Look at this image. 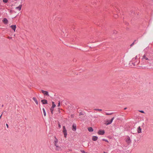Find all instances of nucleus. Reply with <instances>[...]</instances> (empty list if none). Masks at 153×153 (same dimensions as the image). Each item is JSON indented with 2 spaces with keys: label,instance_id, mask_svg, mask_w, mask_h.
<instances>
[{
  "label": "nucleus",
  "instance_id": "28",
  "mask_svg": "<svg viewBox=\"0 0 153 153\" xmlns=\"http://www.w3.org/2000/svg\"><path fill=\"white\" fill-rule=\"evenodd\" d=\"M103 140L105 141L106 142H108V140H106L103 139Z\"/></svg>",
  "mask_w": 153,
  "mask_h": 153
},
{
  "label": "nucleus",
  "instance_id": "30",
  "mask_svg": "<svg viewBox=\"0 0 153 153\" xmlns=\"http://www.w3.org/2000/svg\"><path fill=\"white\" fill-rule=\"evenodd\" d=\"M6 126H7V128H8V124H6Z\"/></svg>",
  "mask_w": 153,
  "mask_h": 153
},
{
  "label": "nucleus",
  "instance_id": "17",
  "mask_svg": "<svg viewBox=\"0 0 153 153\" xmlns=\"http://www.w3.org/2000/svg\"><path fill=\"white\" fill-rule=\"evenodd\" d=\"M52 106L51 108H54L56 106V105L54 104V102H52Z\"/></svg>",
  "mask_w": 153,
  "mask_h": 153
},
{
  "label": "nucleus",
  "instance_id": "21",
  "mask_svg": "<svg viewBox=\"0 0 153 153\" xmlns=\"http://www.w3.org/2000/svg\"><path fill=\"white\" fill-rule=\"evenodd\" d=\"M94 110L95 111H101L102 110V109H94Z\"/></svg>",
  "mask_w": 153,
  "mask_h": 153
},
{
  "label": "nucleus",
  "instance_id": "6",
  "mask_svg": "<svg viewBox=\"0 0 153 153\" xmlns=\"http://www.w3.org/2000/svg\"><path fill=\"white\" fill-rule=\"evenodd\" d=\"M41 91L42 93L44 94V95L49 96V94H48V91L43 90H41Z\"/></svg>",
  "mask_w": 153,
  "mask_h": 153
},
{
  "label": "nucleus",
  "instance_id": "27",
  "mask_svg": "<svg viewBox=\"0 0 153 153\" xmlns=\"http://www.w3.org/2000/svg\"><path fill=\"white\" fill-rule=\"evenodd\" d=\"M81 152L82 153H85V151L84 150H81Z\"/></svg>",
  "mask_w": 153,
  "mask_h": 153
},
{
  "label": "nucleus",
  "instance_id": "4",
  "mask_svg": "<svg viewBox=\"0 0 153 153\" xmlns=\"http://www.w3.org/2000/svg\"><path fill=\"white\" fill-rule=\"evenodd\" d=\"M114 117H113L111 120H107L106 121V123H105V124L106 125H108L109 124H111L113 120L114 119Z\"/></svg>",
  "mask_w": 153,
  "mask_h": 153
},
{
  "label": "nucleus",
  "instance_id": "29",
  "mask_svg": "<svg viewBox=\"0 0 153 153\" xmlns=\"http://www.w3.org/2000/svg\"><path fill=\"white\" fill-rule=\"evenodd\" d=\"M58 126L59 128H60L61 127V126L59 124Z\"/></svg>",
  "mask_w": 153,
  "mask_h": 153
},
{
  "label": "nucleus",
  "instance_id": "31",
  "mask_svg": "<svg viewBox=\"0 0 153 153\" xmlns=\"http://www.w3.org/2000/svg\"><path fill=\"white\" fill-rule=\"evenodd\" d=\"M2 114L0 116V119H1Z\"/></svg>",
  "mask_w": 153,
  "mask_h": 153
},
{
  "label": "nucleus",
  "instance_id": "1",
  "mask_svg": "<svg viewBox=\"0 0 153 153\" xmlns=\"http://www.w3.org/2000/svg\"><path fill=\"white\" fill-rule=\"evenodd\" d=\"M53 144L55 146V149L56 151H59L62 150L61 147L59 145L58 140L56 137H55V139L53 141Z\"/></svg>",
  "mask_w": 153,
  "mask_h": 153
},
{
  "label": "nucleus",
  "instance_id": "15",
  "mask_svg": "<svg viewBox=\"0 0 153 153\" xmlns=\"http://www.w3.org/2000/svg\"><path fill=\"white\" fill-rule=\"evenodd\" d=\"M33 100L35 101L37 105H38V102L37 100H36V98L35 97H33Z\"/></svg>",
  "mask_w": 153,
  "mask_h": 153
},
{
  "label": "nucleus",
  "instance_id": "34",
  "mask_svg": "<svg viewBox=\"0 0 153 153\" xmlns=\"http://www.w3.org/2000/svg\"><path fill=\"white\" fill-rule=\"evenodd\" d=\"M126 108H125V109H126Z\"/></svg>",
  "mask_w": 153,
  "mask_h": 153
},
{
  "label": "nucleus",
  "instance_id": "5",
  "mask_svg": "<svg viewBox=\"0 0 153 153\" xmlns=\"http://www.w3.org/2000/svg\"><path fill=\"white\" fill-rule=\"evenodd\" d=\"M72 130L74 131H75L76 130V125L74 123L73 124L72 128Z\"/></svg>",
  "mask_w": 153,
  "mask_h": 153
},
{
  "label": "nucleus",
  "instance_id": "23",
  "mask_svg": "<svg viewBox=\"0 0 153 153\" xmlns=\"http://www.w3.org/2000/svg\"><path fill=\"white\" fill-rule=\"evenodd\" d=\"M8 0H3V2L4 3H7L8 1Z\"/></svg>",
  "mask_w": 153,
  "mask_h": 153
},
{
  "label": "nucleus",
  "instance_id": "22",
  "mask_svg": "<svg viewBox=\"0 0 153 153\" xmlns=\"http://www.w3.org/2000/svg\"><path fill=\"white\" fill-rule=\"evenodd\" d=\"M113 32V33L115 34H116L117 33V31L116 30H114Z\"/></svg>",
  "mask_w": 153,
  "mask_h": 153
},
{
  "label": "nucleus",
  "instance_id": "13",
  "mask_svg": "<svg viewBox=\"0 0 153 153\" xmlns=\"http://www.w3.org/2000/svg\"><path fill=\"white\" fill-rule=\"evenodd\" d=\"M22 6V4H20L18 7H16V9H18L19 11H20L21 9Z\"/></svg>",
  "mask_w": 153,
  "mask_h": 153
},
{
  "label": "nucleus",
  "instance_id": "20",
  "mask_svg": "<svg viewBox=\"0 0 153 153\" xmlns=\"http://www.w3.org/2000/svg\"><path fill=\"white\" fill-rule=\"evenodd\" d=\"M50 110H51V111L52 114H53V108H51L50 109Z\"/></svg>",
  "mask_w": 153,
  "mask_h": 153
},
{
  "label": "nucleus",
  "instance_id": "11",
  "mask_svg": "<svg viewBox=\"0 0 153 153\" xmlns=\"http://www.w3.org/2000/svg\"><path fill=\"white\" fill-rule=\"evenodd\" d=\"M10 27L14 30V31H15L16 27V25H12Z\"/></svg>",
  "mask_w": 153,
  "mask_h": 153
},
{
  "label": "nucleus",
  "instance_id": "19",
  "mask_svg": "<svg viewBox=\"0 0 153 153\" xmlns=\"http://www.w3.org/2000/svg\"><path fill=\"white\" fill-rule=\"evenodd\" d=\"M84 114H85V113H83L82 112H80L79 114V115L81 116L82 115H84Z\"/></svg>",
  "mask_w": 153,
  "mask_h": 153
},
{
  "label": "nucleus",
  "instance_id": "32",
  "mask_svg": "<svg viewBox=\"0 0 153 153\" xmlns=\"http://www.w3.org/2000/svg\"><path fill=\"white\" fill-rule=\"evenodd\" d=\"M103 152V153H107L105 152Z\"/></svg>",
  "mask_w": 153,
  "mask_h": 153
},
{
  "label": "nucleus",
  "instance_id": "2",
  "mask_svg": "<svg viewBox=\"0 0 153 153\" xmlns=\"http://www.w3.org/2000/svg\"><path fill=\"white\" fill-rule=\"evenodd\" d=\"M63 132L64 134V137L65 138L67 137V131L65 127V126H64L63 127Z\"/></svg>",
  "mask_w": 153,
  "mask_h": 153
},
{
  "label": "nucleus",
  "instance_id": "14",
  "mask_svg": "<svg viewBox=\"0 0 153 153\" xmlns=\"http://www.w3.org/2000/svg\"><path fill=\"white\" fill-rule=\"evenodd\" d=\"M98 139V137L97 136H94L93 137L92 140L94 141H96Z\"/></svg>",
  "mask_w": 153,
  "mask_h": 153
},
{
  "label": "nucleus",
  "instance_id": "12",
  "mask_svg": "<svg viewBox=\"0 0 153 153\" xmlns=\"http://www.w3.org/2000/svg\"><path fill=\"white\" fill-rule=\"evenodd\" d=\"M142 129L140 126H139L137 128V131L138 133H141Z\"/></svg>",
  "mask_w": 153,
  "mask_h": 153
},
{
  "label": "nucleus",
  "instance_id": "3",
  "mask_svg": "<svg viewBox=\"0 0 153 153\" xmlns=\"http://www.w3.org/2000/svg\"><path fill=\"white\" fill-rule=\"evenodd\" d=\"M125 140L128 143H130L131 141L130 138L128 136L126 138Z\"/></svg>",
  "mask_w": 153,
  "mask_h": 153
},
{
  "label": "nucleus",
  "instance_id": "24",
  "mask_svg": "<svg viewBox=\"0 0 153 153\" xmlns=\"http://www.w3.org/2000/svg\"><path fill=\"white\" fill-rule=\"evenodd\" d=\"M139 111L141 113H144V112L143 111L140 110V111Z\"/></svg>",
  "mask_w": 153,
  "mask_h": 153
},
{
  "label": "nucleus",
  "instance_id": "26",
  "mask_svg": "<svg viewBox=\"0 0 153 153\" xmlns=\"http://www.w3.org/2000/svg\"><path fill=\"white\" fill-rule=\"evenodd\" d=\"M112 114L111 113H106V115H111Z\"/></svg>",
  "mask_w": 153,
  "mask_h": 153
},
{
  "label": "nucleus",
  "instance_id": "25",
  "mask_svg": "<svg viewBox=\"0 0 153 153\" xmlns=\"http://www.w3.org/2000/svg\"><path fill=\"white\" fill-rule=\"evenodd\" d=\"M60 101H59L58 103V107L59 106H60Z\"/></svg>",
  "mask_w": 153,
  "mask_h": 153
},
{
  "label": "nucleus",
  "instance_id": "9",
  "mask_svg": "<svg viewBox=\"0 0 153 153\" xmlns=\"http://www.w3.org/2000/svg\"><path fill=\"white\" fill-rule=\"evenodd\" d=\"M148 58L146 57L145 55H144L142 57V60L143 61H145L146 60H148Z\"/></svg>",
  "mask_w": 153,
  "mask_h": 153
},
{
  "label": "nucleus",
  "instance_id": "7",
  "mask_svg": "<svg viewBox=\"0 0 153 153\" xmlns=\"http://www.w3.org/2000/svg\"><path fill=\"white\" fill-rule=\"evenodd\" d=\"M98 133L99 135H103L105 133V131L104 130H100L98 131Z\"/></svg>",
  "mask_w": 153,
  "mask_h": 153
},
{
  "label": "nucleus",
  "instance_id": "10",
  "mask_svg": "<svg viewBox=\"0 0 153 153\" xmlns=\"http://www.w3.org/2000/svg\"><path fill=\"white\" fill-rule=\"evenodd\" d=\"M41 101L43 104H46L48 103V101L47 100H41Z\"/></svg>",
  "mask_w": 153,
  "mask_h": 153
},
{
  "label": "nucleus",
  "instance_id": "18",
  "mask_svg": "<svg viewBox=\"0 0 153 153\" xmlns=\"http://www.w3.org/2000/svg\"><path fill=\"white\" fill-rule=\"evenodd\" d=\"M43 114H44V115L45 116H46V112H45V110L44 109V108H43Z\"/></svg>",
  "mask_w": 153,
  "mask_h": 153
},
{
  "label": "nucleus",
  "instance_id": "16",
  "mask_svg": "<svg viewBox=\"0 0 153 153\" xmlns=\"http://www.w3.org/2000/svg\"><path fill=\"white\" fill-rule=\"evenodd\" d=\"M88 130L90 132H92L93 131V129L91 127L88 128Z\"/></svg>",
  "mask_w": 153,
  "mask_h": 153
},
{
  "label": "nucleus",
  "instance_id": "33",
  "mask_svg": "<svg viewBox=\"0 0 153 153\" xmlns=\"http://www.w3.org/2000/svg\"><path fill=\"white\" fill-rule=\"evenodd\" d=\"M3 106H4V105H2V107H3Z\"/></svg>",
  "mask_w": 153,
  "mask_h": 153
},
{
  "label": "nucleus",
  "instance_id": "8",
  "mask_svg": "<svg viewBox=\"0 0 153 153\" xmlns=\"http://www.w3.org/2000/svg\"><path fill=\"white\" fill-rule=\"evenodd\" d=\"M2 21L5 24H7L8 23V21L6 18H4Z\"/></svg>",
  "mask_w": 153,
  "mask_h": 153
}]
</instances>
